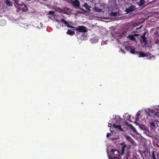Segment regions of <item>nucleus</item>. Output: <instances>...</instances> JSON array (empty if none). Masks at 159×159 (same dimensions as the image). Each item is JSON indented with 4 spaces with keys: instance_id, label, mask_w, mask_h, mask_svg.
Masks as SVG:
<instances>
[{
    "instance_id": "nucleus-1",
    "label": "nucleus",
    "mask_w": 159,
    "mask_h": 159,
    "mask_svg": "<svg viewBox=\"0 0 159 159\" xmlns=\"http://www.w3.org/2000/svg\"><path fill=\"white\" fill-rule=\"evenodd\" d=\"M111 156L112 157L110 159H119L117 156L119 155V151L116 149L111 148Z\"/></svg>"
},
{
    "instance_id": "nucleus-2",
    "label": "nucleus",
    "mask_w": 159,
    "mask_h": 159,
    "mask_svg": "<svg viewBox=\"0 0 159 159\" xmlns=\"http://www.w3.org/2000/svg\"><path fill=\"white\" fill-rule=\"evenodd\" d=\"M120 145H122V146L121 147V155H124L125 153V150L126 148V150L127 151H130V150L131 148V145H129L127 146L126 144H125V143H121Z\"/></svg>"
},
{
    "instance_id": "nucleus-3",
    "label": "nucleus",
    "mask_w": 159,
    "mask_h": 159,
    "mask_svg": "<svg viewBox=\"0 0 159 159\" xmlns=\"http://www.w3.org/2000/svg\"><path fill=\"white\" fill-rule=\"evenodd\" d=\"M75 30L82 33H85L87 31L86 27L84 26H79L77 28H76Z\"/></svg>"
},
{
    "instance_id": "nucleus-4",
    "label": "nucleus",
    "mask_w": 159,
    "mask_h": 159,
    "mask_svg": "<svg viewBox=\"0 0 159 159\" xmlns=\"http://www.w3.org/2000/svg\"><path fill=\"white\" fill-rule=\"evenodd\" d=\"M147 32H144L143 35H142L140 37L141 39H140V41L141 43H143L145 45H147V38L145 37V35L147 33Z\"/></svg>"
},
{
    "instance_id": "nucleus-5",
    "label": "nucleus",
    "mask_w": 159,
    "mask_h": 159,
    "mask_svg": "<svg viewBox=\"0 0 159 159\" xmlns=\"http://www.w3.org/2000/svg\"><path fill=\"white\" fill-rule=\"evenodd\" d=\"M125 137H126V140L128 141L129 142L131 143L134 146L137 145L136 143L130 137L126 136Z\"/></svg>"
},
{
    "instance_id": "nucleus-6",
    "label": "nucleus",
    "mask_w": 159,
    "mask_h": 159,
    "mask_svg": "<svg viewBox=\"0 0 159 159\" xmlns=\"http://www.w3.org/2000/svg\"><path fill=\"white\" fill-rule=\"evenodd\" d=\"M125 137H126V140L128 141L129 142L131 143L134 146L137 145L136 143L130 137L126 136Z\"/></svg>"
},
{
    "instance_id": "nucleus-7",
    "label": "nucleus",
    "mask_w": 159,
    "mask_h": 159,
    "mask_svg": "<svg viewBox=\"0 0 159 159\" xmlns=\"http://www.w3.org/2000/svg\"><path fill=\"white\" fill-rule=\"evenodd\" d=\"M71 4L74 7H78L80 6V2L78 0H70Z\"/></svg>"
},
{
    "instance_id": "nucleus-8",
    "label": "nucleus",
    "mask_w": 159,
    "mask_h": 159,
    "mask_svg": "<svg viewBox=\"0 0 159 159\" xmlns=\"http://www.w3.org/2000/svg\"><path fill=\"white\" fill-rule=\"evenodd\" d=\"M61 21L64 23V24H65V26H67L68 27L70 28H74V27L70 25L68 22L65 20L64 19L62 18L61 19Z\"/></svg>"
},
{
    "instance_id": "nucleus-9",
    "label": "nucleus",
    "mask_w": 159,
    "mask_h": 159,
    "mask_svg": "<svg viewBox=\"0 0 159 159\" xmlns=\"http://www.w3.org/2000/svg\"><path fill=\"white\" fill-rule=\"evenodd\" d=\"M113 127L114 128L117 129L120 131H123L124 130L121 128V125H116L115 124H113Z\"/></svg>"
},
{
    "instance_id": "nucleus-10",
    "label": "nucleus",
    "mask_w": 159,
    "mask_h": 159,
    "mask_svg": "<svg viewBox=\"0 0 159 159\" xmlns=\"http://www.w3.org/2000/svg\"><path fill=\"white\" fill-rule=\"evenodd\" d=\"M134 10V6H132V7H129L128 8H127L126 10V11L127 13H128Z\"/></svg>"
},
{
    "instance_id": "nucleus-11",
    "label": "nucleus",
    "mask_w": 159,
    "mask_h": 159,
    "mask_svg": "<svg viewBox=\"0 0 159 159\" xmlns=\"http://www.w3.org/2000/svg\"><path fill=\"white\" fill-rule=\"evenodd\" d=\"M84 7L89 11H90V8L91 7L87 3H84Z\"/></svg>"
},
{
    "instance_id": "nucleus-12",
    "label": "nucleus",
    "mask_w": 159,
    "mask_h": 159,
    "mask_svg": "<svg viewBox=\"0 0 159 159\" xmlns=\"http://www.w3.org/2000/svg\"><path fill=\"white\" fill-rule=\"evenodd\" d=\"M136 53L139 55V57H144L146 56L145 54L142 52H136Z\"/></svg>"
},
{
    "instance_id": "nucleus-13",
    "label": "nucleus",
    "mask_w": 159,
    "mask_h": 159,
    "mask_svg": "<svg viewBox=\"0 0 159 159\" xmlns=\"http://www.w3.org/2000/svg\"><path fill=\"white\" fill-rule=\"evenodd\" d=\"M145 2L144 0H140L138 2V4L140 6H143L145 4Z\"/></svg>"
},
{
    "instance_id": "nucleus-14",
    "label": "nucleus",
    "mask_w": 159,
    "mask_h": 159,
    "mask_svg": "<svg viewBox=\"0 0 159 159\" xmlns=\"http://www.w3.org/2000/svg\"><path fill=\"white\" fill-rule=\"evenodd\" d=\"M134 37V35H129L128 38L132 41H135L136 40V39Z\"/></svg>"
},
{
    "instance_id": "nucleus-15",
    "label": "nucleus",
    "mask_w": 159,
    "mask_h": 159,
    "mask_svg": "<svg viewBox=\"0 0 159 159\" xmlns=\"http://www.w3.org/2000/svg\"><path fill=\"white\" fill-rule=\"evenodd\" d=\"M131 154V152L130 151H127L125 154L126 155V159H128L129 157Z\"/></svg>"
},
{
    "instance_id": "nucleus-16",
    "label": "nucleus",
    "mask_w": 159,
    "mask_h": 159,
    "mask_svg": "<svg viewBox=\"0 0 159 159\" xmlns=\"http://www.w3.org/2000/svg\"><path fill=\"white\" fill-rule=\"evenodd\" d=\"M75 32L73 31H71L68 30L67 32V34L68 35H73L75 34Z\"/></svg>"
},
{
    "instance_id": "nucleus-17",
    "label": "nucleus",
    "mask_w": 159,
    "mask_h": 159,
    "mask_svg": "<svg viewBox=\"0 0 159 159\" xmlns=\"http://www.w3.org/2000/svg\"><path fill=\"white\" fill-rule=\"evenodd\" d=\"M6 24V21L4 19H1L0 20V25H1L4 26Z\"/></svg>"
},
{
    "instance_id": "nucleus-18",
    "label": "nucleus",
    "mask_w": 159,
    "mask_h": 159,
    "mask_svg": "<svg viewBox=\"0 0 159 159\" xmlns=\"http://www.w3.org/2000/svg\"><path fill=\"white\" fill-rule=\"evenodd\" d=\"M120 117L119 116H115L113 118V120H115L116 122H119V120Z\"/></svg>"
},
{
    "instance_id": "nucleus-19",
    "label": "nucleus",
    "mask_w": 159,
    "mask_h": 159,
    "mask_svg": "<svg viewBox=\"0 0 159 159\" xmlns=\"http://www.w3.org/2000/svg\"><path fill=\"white\" fill-rule=\"evenodd\" d=\"M151 157L152 159H156V158L155 156L154 151H152V154L151 156Z\"/></svg>"
},
{
    "instance_id": "nucleus-20",
    "label": "nucleus",
    "mask_w": 159,
    "mask_h": 159,
    "mask_svg": "<svg viewBox=\"0 0 159 159\" xmlns=\"http://www.w3.org/2000/svg\"><path fill=\"white\" fill-rule=\"evenodd\" d=\"M94 10L98 12H101L102 11V9L97 7H96L94 8Z\"/></svg>"
},
{
    "instance_id": "nucleus-21",
    "label": "nucleus",
    "mask_w": 159,
    "mask_h": 159,
    "mask_svg": "<svg viewBox=\"0 0 159 159\" xmlns=\"http://www.w3.org/2000/svg\"><path fill=\"white\" fill-rule=\"evenodd\" d=\"M6 2L7 5L8 6H10L12 5V4H11L10 2L8 0H6Z\"/></svg>"
},
{
    "instance_id": "nucleus-22",
    "label": "nucleus",
    "mask_w": 159,
    "mask_h": 159,
    "mask_svg": "<svg viewBox=\"0 0 159 159\" xmlns=\"http://www.w3.org/2000/svg\"><path fill=\"white\" fill-rule=\"evenodd\" d=\"M110 15L111 16H116L117 13L115 12H111Z\"/></svg>"
},
{
    "instance_id": "nucleus-23",
    "label": "nucleus",
    "mask_w": 159,
    "mask_h": 159,
    "mask_svg": "<svg viewBox=\"0 0 159 159\" xmlns=\"http://www.w3.org/2000/svg\"><path fill=\"white\" fill-rule=\"evenodd\" d=\"M24 6L25 7V8L24 9H23L22 10L24 11H27V10H28V9H27V7L25 5H24Z\"/></svg>"
},
{
    "instance_id": "nucleus-24",
    "label": "nucleus",
    "mask_w": 159,
    "mask_h": 159,
    "mask_svg": "<svg viewBox=\"0 0 159 159\" xmlns=\"http://www.w3.org/2000/svg\"><path fill=\"white\" fill-rule=\"evenodd\" d=\"M130 52L132 54H134L135 53H136V52H135V50L134 49H131L130 51Z\"/></svg>"
},
{
    "instance_id": "nucleus-25",
    "label": "nucleus",
    "mask_w": 159,
    "mask_h": 159,
    "mask_svg": "<svg viewBox=\"0 0 159 159\" xmlns=\"http://www.w3.org/2000/svg\"><path fill=\"white\" fill-rule=\"evenodd\" d=\"M55 14L54 11H50V15H53Z\"/></svg>"
},
{
    "instance_id": "nucleus-26",
    "label": "nucleus",
    "mask_w": 159,
    "mask_h": 159,
    "mask_svg": "<svg viewBox=\"0 0 159 159\" xmlns=\"http://www.w3.org/2000/svg\"><path fill=\"white\" fill-rule=\"evenodd\" d=\"M151 126H154L155 125V124L154 122H152L150 124Z\"/></svg>"
},
{
    "instance_id": "nucleus-27",
    "label": "nucleus",
    "mask_w": 159,
    "mask_h": 159,
    "mask_svg": "<svg viewBox=\"0 0 159 159\" xmlns=\"http://www.w3.org/2000/svg\"><path fill=\"white\" fill-rule=\"evenodd\" d=\"M81 10L83 11L84 12V13H86V10H85L83 9H81Z\"/></svg>"
},
{
    "instance_id": "nucleus-28",
    "label": "nucleus",
    "mask_w": 159,
    "mask_h": 159,
    "mask_svg": "<svg viewBox=\"0 0 159 159\" xmlns=\"http://www.w3.org/2000/svg\"><path fill=\"white\" fill-rule=\"evenodd\" d=\"M139 34H134V36H139Z\"/></svg>"
},
{
    "instance_id": "nucleus-29",
    "label": "nucleus",
    "mask_w": 159,
    "mask_h": 159,
    "mask_svg": "<svg viewBox=\"0 0 159 159\" xmlns=\"http://www.w3.org/2000/svg\"><path fill=\"white\" fill-rule=\"evenodd\" d=\"M110 135V134L107 133V138H108Z\"/></svg>"
},
{
    "instance_id": "nucleus-30",
    "label": "nucleus",
    "mask_w": 159,
    "mask_h": 159,
    "mask_svg": "<svg viewBox=\"0 0 159 159\" xmlns=\"http://www.w3.org/2000/svg\"><path fill=\"white\" fill-rule=\"evenodd\" d=\"M140 115V114L139 113H137V114L136 116H137V117H138Z\"/></svg>"
},
{
    "instance_id": "nucleus-31",
    "label": "nucleus",
    "mask_w": 159,
    "mask_h": 159,
    "mask_svg": "<svg viewBox=\"0 0 159 159\" xmlns=\"http://www.w3.org/2000/svg\"><path fill=\"white\" fill-rule=\"evenodd\" d=\"M121 51L123 53H125V52H124V50L121 49Z\"/></svg>"
},
{
    "instance_id": "nucleus-32",
    "label": "nucleus",
    "mask_w": 159,
    "mask_h": 159,
    "mask_svg": "<svg viewBox=\"0 0 159 159\" xmlns=\"http://www.w3.org/2000/svg\"><path fill=\"white\" fill-rule=\"evenodd\" d=\"M130 48V47H129V46H128V47H126V48L127 49V48Z\"/></svg>"
},
{
    "instance_id": "nucleus-33",
    "label": "nucleus",
    "mask_w": 159,
    "mask_h": 159,
    "mask_svg": "<svg viewBox=\"0 0 159 159\" xmlns=\"http://www.w3.org/2000/svg\"><path fill=\"white\" fill-rule=\"evenodd\" d=\"M48 13L49 14H50V11H49L48 12Z\"/></svg>"
},
{
    "instance_id": "nucleus-34",
    "label": "nucleus",
    "mask_w": 159,
    "mask_h": 159,
    "mask_svg": "<svg viewBox=\"0 0 159 159\" xmlns=\"http://www.w3.org/2000/svg\"><path fill=\"white\" fill-rule=\"evenodd\" d=\"M108 124H110V125H111V123H109V122L108 123Z\"/></svg>"
}]
</instances>
